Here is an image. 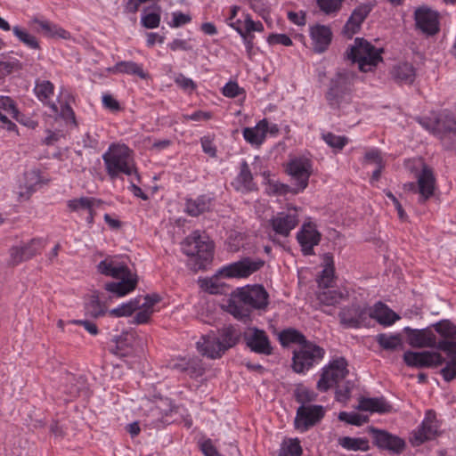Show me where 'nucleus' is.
<instances>
[{
	"instance_id": "nucleus-1",
	"label": "nucleus",
	"mask_w": 456,
	"mask_h": 456,
	"mask_svg": "<svg viewBox=\"0 0 456 456\" xmlns=\"http://www.w3.org/2000/svg\"><path fill=\"white\" fill-rule=\"evenodd\" d=\"M268 293L261 285L248 286L238 289L229 305L230 313L244 321L249 317L248 307L265 309L268 305Z\"/></svg>"
},
{
	"instance_id": "nucleus-2",
	"label": "nucleus",
	"mask_w": 456,
	"mask_h": 456,
	"mask_svg": "<svg viewBox=\"0 0 456 456\" xmlns=\"http://www.w3.org/2000/svg\"><path fill=\"white\" fill-rule=\"evenodd\" d=\"M356 75L348 69H339L330 78L325 99L333 110H344L352 102Z\"/></svg>"
},
{
	"instance_id": "nucleus-3",
	"label": "nucleus",
	"mask_w": 456,
	"mask_h": 456,
	"mask_svg": "<svg viewBox=\"0 0 456 456\" xmlns=\"http://www.w3.org/2000/svg\"><path fill=\"white\" fill-rule=\"evenodd\" d=\"M239 340V332L232 326L224 327L219 334L214 332L203 335L197 342L198 351L210 359L220 358Z\"/></svg>"
},
{
	"instance_id": "nucleus-4",
	"label": "nucleus",
	"mask_w": 456,
	"mask_h": 456,
	"mask_svg": "<svg viewBox=\"0 0 456 456\" xmlns=\"http://www.w3.org/2000/svg\"><path fill=\"white\" fill-rule=\"evenodd\" d=\"M108 175L113 179L122 175H131L134 174L139 180L136 172L132 151L125 144H112L102 155Z\"/></svg>"
},
{
	"instance_id": "nucleus-5",
	"label": "nucleus",
	"mask_w": 456,
	"mask_h": 456,
	"mask_svg": "<svg viewBox=\"0 0 456 456\" xmlns=\"http://www.w3.org/2000/svg\"><path fill=\"white\" fill-rule=\"evenodd\" d=\"M383 49L376 48L363 38H355L354 45L346 51V56L358 64L362 72L372 71L382 61Z\"/></svg>"
},
{
	"instance_id": "nucleus-6",
	"label": "nucleus",
	"mask_w": 456,
	"mask_h": 456,
	"mask_svg": "<svg viewBox=\"0 0 456 456\" xmlns=\"http://www.w3.org/2000/svg\"><path fill=\"white\" fill-rule=\"evenodd\" d=\"M183 252L197 258L198 268L204 267L213 256V244L205 233L195 231L185 238L182 243Z\"/></svg>"
},
{
	"instance_id": "nucleus-7",
	"label": "nucleus",
	"mask_w": 456,
	"mask_h": 456,
	"mask_svg": "<svg viewBox=\"0 0 456 456\" xmlns=\"http://www.w3.org/2000/svg\"><path fill=\"white\" fill-rule=\"evenodd\" d=\"M420 125L439 137L446 149L456 150V120L453 117L444 114L435 123L421 120Z\"/></svg>"
},
{
	"instance_id": "nucleus-8",
	"label": "nucleus",
	"mask_w": 456,
	"mask_h": 456,
	"mask_svg": "<svg viewBox=\"0 0 456 456\" xmlns=\"http://www.w3.org/2000/svg\"><path fill=\"white\" fill-rule=\"evenodd\" d=\"M324 349L313 342L307 341L298 350L294 351L292 368L297 373L308 370L315 362L324 356Z\"/></svg>"
},
{
	"instance_id": "nucleus-9",
	"label": "nucleus",
	"mask_w": 456,
	"mask_h": 456,
	"mask_svg": "<svg viewBox=\"0 0 456 456\" xmlns=\"http://www.w3.org/2000/svg\"><path fill=\"white\" fill-rule=\"evenodd\" d=\"M346 366L347 363L344 358H338L330 362L327 367L323 368L317 382V388L322 392H326L345 379L348 373Z\"/></svg>"
},
{
	"instance_id": "nucleus-10",
	"label": "nucleus",
	"mask_w": 456,
	"mask_h": 456,
	"mask_svg": "<svg viewBox=\"0 0 456 456\" xmlns=\"http://www.w3.org/2000/svg\"><path fill=\"white\" fill-rule=\"evenodd\" d=\"M324 415L325 409L322 405H301L297 408L294 419L295 428L300 432H305L317 425Z\"/></svg>"
},
{
	"instance_id": "nucleus-11",
	"label": "nucleus",
	"mask_w": 456,
	"mask_h": 456,
	"mask_svg": "<svg viewBox=\"0 0 456 456\" xmlns=\"http://www.w3.org/2000/svg\"><path fill=\"white\" fill-rule=\"evenodd\" d=\"M287 171L297 182V188L293 189V193H298L308 185L312 174L311 160L306 158H295L289 162Z\"/></svg>"
},
{
	"instance_id": "nucleus-12",
	"label": "nucleus",
	"mask_w": 456,
	"mask_h": 456,
	"mask_svg": "<svg viewBox=\"0 0 456 456\" xmlns=\"http://www.w3.org/2000/svg\"><path fill=\"white\" fill-rule=\"evenodd\" d=\"M370 313L368 306L353 305L344 307L339 313V319L346 328H361L370 325Z\"/></svg>"
},
{
	"instance_id": "nucleus-13",
	"label": "nucleus",
	"mask_w": 456,
	"mask_h": 456,
	"mask_svg": "<svg viewBox=\"0 0 456 456\" xmlns=\"http://www.w3.org/2000/svg\"><path fill=\"white\" fill-rule=\"evenodd\" d=\"M298 223L299 217L296 208H289L286 211L279 212L270 220L274 232L282 237H288Z\"/></svg>"
},
{
	"instance_id": "nucleus-14",
	"label": "nucleus",
	"mask_w": 456,
	"mask_h": 456,
	"mask_svg": "<svg viewBox=\"0 0 456 456\" xmlns=\"http://www.w3.org/2000/svg\"><path fill=\"white\" fill-rule=\"evenodd\" d=\"M403 361L410 367L429 368L444 364L445 359L437 352L407 351L403 354Z\"/></svg>"
},
{
	"instance_id": "nucleus-15",
	"label": "nucleus",
	"mask_w": 456,
	"mask_h": 456,
	"mask_svg": "<svg viewBox=\"0 0 456 456\" xmlns=\"http://www.w3.org/2000/svg\"><path fill=\"white\" fill-rule=\"evenodd\" d=\"M438 425L436 412L428 410L421 425L412 433L411 442L414 446H419L428 440L432 439L437 433Z\"/></svg>"
},
{
	"instance_id": "nucleus-16",
	"label": "nucleus",
	"mask_w": 456,
	"mask_h": 456,
	"mask_svg": "<svg viewBox=\"0 0 456 456\" xmlns=\"http://www.w3.org/2000/svg\"><path fill=\"white\" fill-rule=\"evenodd\" d=\"M407 336V342L412 347L424 348L432 347L438 349L436 336L431 328L411 329L405 327L403 329Z\"/></svg>"
},
{
	"instance_id": "nucleus-17",
	"label": "nucleus",
	"mask_w": 456,
	"mask_h": 456,
	"mask_svg": "<svg viewBox=\"0 0 456 456\" xmlns=\"http://www.w3.org/2000/svg\"><path fill=\"white\" fill-rule=\"evenodd\" d=\"M244 340L248 347L256 354L270 355L273 351L266 332L257 328H249L244 333Z\"/></svg>"
},
{
	"instance_id": "nucleus-18",
	"label": "nucleus",
	"mask_w": 456,
	"mask_h": 456,
	"mask_svg": "<svg viewBox=\"0 0 456 456\" xmlns=\"http://www.w3.org/2000/svg\"><path fill=\"white\" fill-rule=\"evenodd\" d=\"M263 265V261H254L247 257L224 267L220 273L228 278H245L259 270Z\"/></svg>"
},
{
	"instance_id": "nucleus-19",
	"label": "nucleus",
	"mask_w": 456,
	"mask_h": 456,
	"mask_svg": "<svg viewBox=\"0 0 456 456\" xmlns=\"http://www.w3.org/2000/svg\"><path fill=\"white\" fill-rule=\"evenodd\" d=\"M43 246L42 240L32 239L28 243L13 246L9 250V265H17L36 256Z\"/></svg>"
},
{
	"instance_id": "nucleus-20",
	"label": "nucleus",
	"mask_w": 456,
	"mask_h": 456,
	"mask_svg": "<svg viewBox=\"0 0 456 456\" xmlns=\"http://www.w3.org/2000/svg\"><path fill=\"white\" fill-rule=\"evenodd\" d=\"M417 28L428 36H433L439 31L438 14L428 8L421 7L415 11Z\"/></svg>"
},
{
	"instance_id": "nucleus-21",
	"label": "nucleus",
	"mask_w": 456,
	"mask_h": 456,
	"mask_svg": "<svg viewBox=\"0 0 456 456\" xmlns=\"http://www.w3.org/2000/svg\"><path fill=\"white\" fill-rule=\"evenodd\" d=\"M375 444L382 449L388 450L394 453L399 454L405 448V442L401 437L392 435L386 430L371 428Z\"/></svg>"
},
{
	"instance_id": "nucleus-22",
	"label": "nucleus",
	"mask_w": 456,
	"mask_h": 456,
	"mask_svg": "<svg viewBox=\"0 0 456 456\" xmlns=\"http://www.w3.org/2000/svg\"><path fill=\"white\" fill-rule=\"evenodd\" d=\"M297 239L304 255L310 256L314 254V247L319 244L321 234L316 230L315 225L308 222L302 225L301 230L297 234Z\"/></svg>"
},
{
	"instance_id": "nucleus-23",
	"label": "nucleus",
	"mask_w": 456,
	"mask_h": 456,
	"mask_svg": "<svg viewBox=\"0 0 456 456\" xmlns=\"http://www.w3.org/2000/svg\"><path fill=\"white\" fill-rule=\"evenodd\" d=\"M417 192L419 194V202L425 203L434 195L436 178L433 170L427 165H423L417 176Z\"/></svg>"
},
{
	"instance_id": "nucleus-24",
	"label": "nucleus",
	"mask_w": 456,
	"mask_h": 456,
	"mask_svg": "<svg viewBox=\"0 0 456 456\" xmlns=\"http://www.w3.org/2000/svg\"><path fill=\"white\" fill-rule=\"evenodd\" d=\"M438 350L444 352L449 358L444 362L445 366L441 370V374L445 381L450 382L456 379V341L440 340Z\"/></svg>"
},
{
	"instance_id": "nucleus-25",
	"label": "nucleus",
	"mask_w": 456,
	"mask_h": 456,
	"mask_svg": "<svg viewBox=\"0 0 456 456\" xmlns=\"http://www.w3.org/2000/svg\"><path fill=\"white\" fill-rule=\"evenodd\" d=\"M373 5L370 3L362 4L357 6L352 12L346 25L344 26V33L352 37L357 33L361 28L362 23L371 12Z\"/></svg>"
},
{
	"instance_id": "nucleus-26",
	"label": "nucleus",
	"mask_w": 456,
	"mask_h": 456,
	"mask_svg": "<svg viewBox=\"0 0 456 456\" xmlns=\"http://www.w3.org/2000/svg\"><path fill=\"white\" fill-rule=\"evenodd\" d=\"M310 36L314 42V50L323 53L327 50L332 39V32L328 26L315 25L311 28Z\"/></svg>"
},
{
	"instance_id": "nucleus-27",
	"label": "nucleus",
	"mask_w": 456,
	"mask_h": 456,
	"mask_svg": "<svg viewBox=\"0 0 456 456\" xmlns=\"http://www.w3.org/2000/svg\"><path fill=\"white\" fill-rule=\"evenodd\" d=\"M369 313L370 314V322L374 319L384 326L392 325L395 321L400 319L397 314L381 302L376 303L373 307H369Z\"/></svg>"
},
{
	"instance_id": "nucleus-28",
	"label": "nucleus",
	"mask_w": 456,
	"mask_h": 456,
	"mask_svg": "<svg viewBox=\"0 0 456 456\" xmlns=\"http://www.w3.org/2000/svg\"><path fill=\"white\" fill-rule=\"evenodd\" d=\"M232 185L236 191L241 192H249L256 189L249 167L245 160L241 162L240 172Z\"/></svg>"
},
{
	"instance_id": "nucleus-29",
	"label": "nucleus",
	"mask_w": 456,
	"mask_h": 456,
	"mask_svg": "<svg viewBox=\"0 0 456 456\" xmlns=\"http://www.w3.org/2000/svg\"><path fill=\"white\" fill-rule=\"evenodd\" d=\"M97 269L100 273L113 277L115 279L127 276L130 273L126 265L110 258H106L101 261L97 265Z\"/></svg>"
},
{
	"instance_id": "nucleus-30",
	"label": "nucleus",
	"mask_w": 456,
	"mask_h": 456,
	"mask_svg": "<svg viewBox=\"0 0 456 456\" xmlns=\"http://www.w3.org/2000/svg\"><path fill=\"white\" fill-rule=\"evenodd\" d=\"M119 279H121L120 281L106 283L105 289L117 297H123L135 289L137 280L133 277L131 273L127 276L119 277Z\"/></svg>"
},
{
	"instance_id": "nucleus-31",
	"label": "nucleus",
	"mask_w": 456,
	"mask_h": 456,
	"mask_svg": "<svg viewBox=\"0 0 456 456\" xmlns=\"http://www.w3.org/2000/svg\"><path fill=\"white\" fill-rule=\"evenodd\" d=\"M393 79L399 84L411 85L416 77V69L411 63L401 62L391 70Z\"/></svg>"
},
{
	"instance_id": "nucleus-32",
	"label": "nucleus",
	"mask_w": 456,
	"mask_h": 456,
	"mask_svg": "<svg viewBox=\"0 0 456 456\" xmlns=\"http://www.w3.org/2000/svg\"><path fill=\"white\" fill-rule=\"evenodd\" d=\"M268 130V122L262 119L254 127H246L243 129L244 139L252 145H261L266 136Z\"/></svg>"
},
{
	"instance_id": "nucleus-33",
	"label": "nucleus",
	"mask_w": 456,
	"mask_h": 456,
	"mask_svg": "<svg viewBox=\"0 0 456 456\" xmlns=\"http://www.w3.org/2000/svg\"><path fill=\"white\" fill-rule=\"evenodd\" d=\"M114 74H126L137 76L140 78L146 79L148 74L143 70L142 65L132 61H123L117 62L112 68L109 69Z\"/></svg>"
},
{
	"instance_id": "nucleus-34",
	"label": "nucleus",
	"mask_w": 456,
	"mask_h": 456,
	"mask_svg": "<svg viewBox=\"0 0 456 456\" xmlns=\"http://www.w3.org/2000/svg\"><path fill=\"white\" fill-rule=\"evenodd\" d=\"M357 409L364 411L387 413L392 406L384 398H361Z\"/></svg>"
},
{
	"instance_id": "nucleus-35",
	"label": "nucleus",
	"mask_w": 456,
	"mask_h": 456,
	"mask_svg": "<svg viewBox=\"0 0 456 456\" xmlns=\"http://www.w3.org/2000/svg\"><path fill=\"white\" fill-rule=\"evenodd\" d=\"M32 22L37 23L44 35L48 37L70 38V33L56 24L37 19H34Z\"/></svg>"
},
{
	"instance_id": "nucleus-36",
	"label": "nucleus",
	"mask_w": 456,
	"mask_h": 456,
	"mask_svg": "<svg viewBox=\"0 0 456 456\" xmlns=\"http://www.w3.org/2000/svg\"><path fill=\"white\" fill-rule=\"evenodd\" d=\"M347 297L348 292L346 289H330L329 287L323 288V290L320 291L317 296L320 303L325 305H335Z\"/></svg>"
},
{
	"instance_id": "nucleus-37",
	"label": "nucleus",
	"mask_w": 456,
	"mask_h": 456,
	"mask_svg": "<svg viewBox=\"0 0 456 456\" xmlns=\"http://www.w3.org/2000/svg\"><path fill=\"white\" fill-rule=\"evenodd\" d=\"M86 314L92 318H99L104 315L107 312V307L100 300V296L97 291H94L85 304Z\"/></svg>"
},
{
	"instance_id": "nucleus-38",
	"label": "nucleus",
	"mask_w": 456,
	"mask_h": 456,
	"mask_svg": "<svg viewBox=\"0 0 456 456\" xmlns=\"http://www.w3.org/2000/svg\"><path fill=\"white\" fill-rule=\"evenodd\" d=\"M376 341L385 350L395 351L403 349V342L400 334L381 333L376 336Z\"/></svg>"
},
{
	"instance_id": "nucleus-39",
	"label": "nucleus",
	"mask_w": 456,
	"mask_h": 456,
	"mask_svg": "<svg viewBox=\"0 0 456 456\" xmlns=\"http://www.w3.org/2000/svg\"><path fill=\"white\" fill-rule=\"evenodd\" d=\"M40 173L38 170L33 169L27 171L24 174V183L23 187L25 191H20V198L28 200L30 195L36 191L37 186L40 183Z\"/></svg>"
},
{
	"instance_id": "nucleus-40",
	"label": "nucleus",
	"mask_w": 456,
	"mask_h": 456,
	"mask_svg": "<svg viewBox=\"0 0 456 456\" xmlns=\"http://www.w3.org/2000/svg\"><path fill=\"white\" fill-rule=\"evenodd\" d=\"M102 201L93 197H81L68 201V207L72 211H93L101 205Z\"/></svg>"
},
{
	"instance_id": "nucleus-41",
	"label": "nucleus",
	"mask_w": 456,
	"mask_h": 456,
	"mask_svg": "<svg viewBox=\"0 0 456 456\" xmlns=\"http://www.w3.org/2000/svg\"><path fill=\"white\" fill-rule=\"evenodd\" d=\"M210 198L202 195L195 200H188L186 201V212L191 216H198L210 208Z\"/></svg>"
},
{
	"instance_id": "nucleus-42",
	"label": "nucleus",
	"mask_w": 456,
	"mask_h": 456,
	"mask_svg": "<svg viewBox=\"0 0 456 456\" xmlns=\"http://www.w3.org/2000/svg\"><path fill=\"white\" fill-rule=\"evenodd\" d=\"M324 268L318 280L319 287L328 288L330 286L334 277V261L333 256L330 254H325L323 256Z\"/></svg>"
},
{
	"instance_id": "nucleus-43",
	"label": "nucleus",
	"mask_w": 456,
	"mask_h": 456,
	"mask_svg": "<svg viewBox=\"0 0 456 456\" xmlns=\"http://www.w3.org/2000/svg\"><path fill=\"white\" fill-rule=\"evenodd\" d=\"M170 411V408L163 409L159 404L154 406L151 409V420L149 422V425L153 428H159L162 426L168 424L170 421L165 418L167 417L168 412Z\"/></svg>"
},
{
	"instance_id": "nucleus-44",
	"label": "nucleus",
	"mask_w": 456,
	"mask_h": 456,
	"mask_svg": "<svg viewBox=\"0 0 456 456\" xmlns=\"http://www.w3.org/2000/svg\"><path fill=\"white\" fill-rule=\"evenodd\" d=\"M35 94L37 98L47 104H51L47 101L53 94L54 86L48 80H37L34 88Z\"/></svg>"
},
{
	"instance_id": "nucleus-45",
	"label": "nucleus",
	"mask_w": 456,
	"mask_h": 456,
	"mask_svg": "<svg viewBox=\"0 0 456 456\" xmlns=\"http://www.w3.org/2000/svg\"><path fill=\"white\" fill-rule=\"evenodd\" d=\"M49 107L52 110V112L53 115L59 116L60 118L64 119V121L67 124H71L74 126H77L75 113L69 104H67V103L61 104L60 110H59L58 106L53 102L49 104Z\"/></svg>"
},
{
	"instance_id": "nucleus-46",
	"label": "nucleus",
	"mask_w": 456,
	"mask_h": 456,
	"mask_svg": "<svg viewBox=\"0 0 456 456\" xmlns=\"http://www.w3.org/2000/svg\"><path fill=\"white\" fill-rule=\"evenodd\" d=\"M338 444L350 451H367L369 449L368 441L364 438L343 436L338 438Z\"/></svg>"
},
{
	"instance_id": "nucleus-47",
	"label": "nucleus",
	"mask_w": 456,
	"mask_h": 456,
	"mask_svg": "<svg viewBox=\"0 0 456 456\" xmlns=\"http://www.w3.org/2000/svg\"><path fill=\"white\" fill-rule=\"evenodd\" d=\"M280 340L282 345L297 343L300 346L308 341L301 332L293 329L281 331L280 334Z\"/></svg>"
},
{
	"instance_id": "nucleus-48",
	"label": "nucleus",
	"mask_w": 456,
	"mask_h": 456,
	"mask_svg": "<svg viewBox=\"0 0 456 456\" xmlns=\"http://www.w3.org/2000/svg\"><path fill=\"white\" fill-rule=\"evenodd\" d=\"M12 32L14 36L28 48L39 49V44L37 38L26 30L22 29L20 27L14 26L12 28Z\"/></svg>"
},
{
	"instance_id": "nucleus-49",
	"label": "nucleus",
	"mask_w": 456,
	"mask_h": 456,
	"mask_svg": "<svg viewBox=\"0 0 456 456\" xmlns=\"http://www.w3.org/2000/svg\"><path fill=\"white\" fill-rule=\"evenodd\" d=\"M435 330L444 338V340H452L456 338V326L449 321H441L433 325Z\"/></svg>"
},
{
	"instance_id": "nucleus-50",
	"label": "nucleus",
	"mask_w": 456,
	"mask_h": 456,
	"mask_svg": "<svg viewBox=\"0 0 456 456\" xmlns=\"http://www.w3.org/2000/svg\"><path fill=\"white\" fill-rule=\"evenodd\" d=\"M345 0H317L320 10L327 15L337 14Z\"/></svg>"
},
{
	"instance_id": "nucleus-51",
	"label": "nucleus",
	"mask_w": 456,
	"mask_h": 456,
	"mask_svg": "<svg viewBox=\"0 0 456 456\" xmlns=\"http://www.w3.org/2000/svg\"><path fill=\"white\" fill-rule=\"evenodd\" d=\"M338 419L340 421L346 422L354 426H361L369 421L368 416H364L355 412L341 411L338 414Z\"/></svg>"
},
{
	"instance_id": "nucleus-52",
	"label": "nucleus",
	"mask_w": 456,
	"mask_h": 456,
	"mask_svg": "<svg viewBox=\"0 0 456 456\" xmlns=\"http://www.w3.org/2000/svg\"><path fill=\"white\" fill-rule=\"evenodd\" d=\"M139 307V300L133 299L126 304L110 311V314L117 317L132 314Z\"/></svg>"
},
{
	"instance_id": "nucleus-53",
	"label": "nucleus",
	"mask_w": 456,
	"mask_h": 456,
	"mask_svg": "<svg viewBox=\"0 0 456 456\" xmlns=\"http://www.w3.org/2000/svg\"><path fill=\"white\" fill-rule=\"evenodd\" d=\"M302 448L297 439H290L285 442L281 447V456H300Z\"/></svg>"
},
{
	"instance_id": "nucleus-54",
	"label": "nucleus",
	"mask_w": 456,
	"mask_h": 456,
	"mask_svg": "<svg viewBox=\"0 0 456 456\" xmlns=\"http://www.w3.org/2000/svg\"><path fill=\"white\" fill-rule=\"evenodd\" d=\"M322 137L329 146L337 150H342L347 142L346 137L336 135L330 132L322 134Z\"/></svg>"
},
{
	"instance_id": "nucleus-55",
	"label": "nucleus",
	"mask_w": 456,
	"mask_h": 456,
	"mask_svg": "<svg viewBox=\"0 0 456 456\" xmlns=\"http://www.w3.org/2000/svg\"><path fill=\"white\" fill-rule=\"evenodd\" d=\"M294 395L296 401L300 403L302 405H305L306 403L313 402L316 399V394L305 387H297L294 392Z\"/></svg>"
},
{
	"instance_id": "nucleus-56",
	"label": "nucleus",
	"mask_w": 456,
	"mask_h": 456,
	"mask_svg": "<svg viewBox=\"0 0 456 456\" xmlns=\"http://www.w3.org/2000/svg\"><path fill=\"white\" fill-rule=\"evenodd\" d=\"M1 110L5 111L6 114L18 120L19 110L12 98L8 96L0 97V111Z\"/></svg>"
},
{
	"instance_id": "nucleus-57",
	"label": "nucleus",
	"mask_w": 456,
	"mask_h": 456,
	"mask_svg": "<svg viewBox=\"0 0 456 456\" xmlns=\"http://www.w3.org/2000/svg\"><path fill=\"white\" fill-rule=\"evenodd\" d=\"M139 300V307L152 310L154 305L160 301V297L158 294L147 295L145 297L136 298Z\"/></svg>"
},
{
	"instance_id": "nucleus-58",
	"label": "nucleus",
	"mask_w": 456,
	"mask_h": 456,
	"mask_svg": "<svg viewBox=\"0 0 456 456\" xmlns=\"http://www.w3.org/2000/svg\"><path fill=\"white\" fill-rule=\"evenodd\" d=\"M142 24L147 28H155L159 27L160 16L156 12H150L142 17Z\"/></svg>"
},
{
	"instance_id": "nucleus-59",
	"label": "nucleus",
	"mask_w": 456,
	"mask_h": 456,
	"mask_svg": "<svg viewBox=\"0 0 456 456\" xmlns=\"http://www.w3.org/2000/svg\"><path fill=\"white\" fill-rule=\"evenodd\" d=\"M245 33L244 35L251 36L252 32H261L264 26L260 21H254L248 15L245 18Z\"/></svg>"
},
{
	"instance_id": "nucleus-60",
	"label": "nucleus",
	"mask_w": 456,
	"mask_h": 456,
	"mask_svg": "<svg viewBox=\"0 0 456 456\" xmlns=\"http://www.w3.org/2000/svg\"><path fill=\"white\" fill-rule=\"evenodd\" d=\"M223 94L229 98H234L243 93V89L236 82H228L223 87Z\"/></svg>"
},
{
	"instance_id": "nucleus-61",
	"label": "nucleus",
	"mask_w": 456,
	"mask_h": 456,
	"mask_svg": "<svg viewBox=\"0 0 456 456\" xmlns=\"http://www.w3.org/2000/svg\"><path fill=\"white\" fill-rule=\"evenodd\" d=\"M175 84L184 91L191 92L196 88V84L192 79L186 77L183 74H178L175 78Z\"/></svg>"
},
{
	"instance_id": "nucleus-62",
	"label": "nucleus",
	"mask_w": 456,
	"mask_h": 456,
	"mask_svg": "<svg viewBox=\"0 0 456 456\" xmlns=\"http://www.w3.org/2000/svg\"><path fill=\"white\" fill-rule=\"evenodd\" d=\"M267 41L270 45H282L285 46L292 45V40L285 34H271Z\"/></svg>"
},
{
	"instance_id": "nucleus-63",
	"label": "nucleus",
	"mask_w": 456,
	"mask_h": 456,
	"mask_svg": "<svg viewBox=\"0 0 456 456\" xmlns=\"http://www.w3.org/2000/svg\"><path fill=\"white\" fill-rule=\"evenodd\" d=\"M268 193L285 195L288 192H293V189H290L288 185L281 183H270L267 188Z\"/></svg>"
},
{
	"instance_id": "nucleus-64",
	"label": "nucleus",
	"mask_w": 456,
	"mask_h": 456,
	"mask_svg": "<svg viewBox=\"0 0 456 456\" xmlns=\"http://www.w3.org/2000/svg\"><path fill=\"white\" fill-rule=\"evenodd\" d=\"M200 449L205 456H221L216 447L212 444L210 439L202 442L200 444Z\"/></svg>"
}]
</instances>
